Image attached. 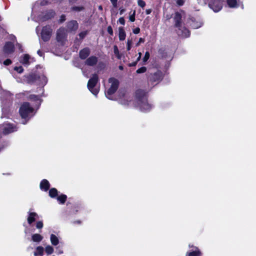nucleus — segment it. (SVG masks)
Instances as JSON below:
<instances>
[{"label": "nucleus", "mask_w": 256, "mask_h": 256, "mask_svg": "<svg viewBox=\"0 0 256 256\" xmlns=\"http://www.w3.org/2000/svg\"><path fill=\"white\" fill-rule=\"evenodd\" d=\"M182 14L179 12H176L174 16V26L178 28L176 32L178 34L184 38H188L190 36V32L186 27L182 26Z\"/></svg>", "instance_id": "nucleus-1"}, {"label": "nucleus", "mask_w": 256, "mask_h": 256, "mask_svg": "<svg viewBox=\"0 0 256 256\" xmlns=\"http://www.w3.org/2000/svg\"><path fill=\"white\" fill-rule=\"evenodd\" d=\"M136 98L138 106L142 111L146 112L150 110L152 106L148 104L147 98L143 91L138 90L136 92Z\"/></svg>", "instance_id": "nucleus-2"}, {"label": "nucleus", "mask_w": 256, "mask_h": 256, "mask_svg": "<svg viewBox=\"0 0 256 256\" xmlns=\"http://www.w3.org/2000/svg\"><path fill=\"white\" fill-rule=\"evenodd\" d=\"M20 114L23 119H30L34 114V109L27 102H24L19 110Z\"/></svg>", "instance_id": "nucleus-3"}, {"label": "nucleus", "mask_w": 256, "mask_h": 256, "mask_svg": "<svg viewBox=\"0 0 256 256\" xmlns=\"http://www.w3.org/2000/svg\"><path fill=\"white\" fill-rule=\"evenodd\" d=\"M110 87L108 88L105 93L106 96L110 100H112V95L114 94L118 88L119 82L118 80L114 78H110L108 80Z\"/></svg>", "instance_id": "nucleus-4"}, {"label": "nucleus", "mask_w": 256, "mask_h": 256, "mask_svg": "<svg viewBox=\"0 0 256 256\" xmlns=\"http://www.w3.org/2000/svg\"><path fill=\"white\" fill-rule=\"evenodd\" d=\"M98 81V76L97 74H94L88 83V88L94 96H96L99 92V89L96 86Z\"/></svg>", "instance_id": "nucleus-5"}, {"label": "nucleus", "mask_w": 256, "mask_h": 256, "mask_svg": "<svg viewBox=\"0 0 256 256\" xmlns=\"http://www.w3.org/2000/svg\"><path fill=\"white\" fill-rule=\"evenodd\" d=\"M67 37L66 30L64 28H60L56 32V40L64 45Z\"/></svg>", "instance_id": "nucleus-6"}, {"label": "nucleus", "mask_w": 256, "mask_h": 256, "mask_svg": "<svg viewBox=\"0 0 256 256\" xmlns=\"http://www.w3.org/2000/svg\"><path fill=\"white\" fill-rule=\"evenodd\" d=\"M52 29L49 26H44L41 32V38L44 42L48 41L51 36Z\"/></svg>", "instance_id": "nucleus-7"}, {"label": "nucleus", "mask_w": 256, "mask_h": 256, "mask_svg": "<svg viewBox=\"0 0 256 256\" xmlns=\"http://www.w3.org/2000/svg\"><path fill=\"white\" fill-rule=\"evenodd\" d=\"M209 7L215 12H220L222 8V3L220 0H211L208 4Z\"/></svg>", "instance_id": "nucleus-8"}, {"label": "nucleus", "mask_w": 256, "mask_h": 256, "mask_svg": "<svg viewBox=\"0 0 256 256\" xmlns=\"http://www.w3.org/2000/svg\"><path fill=\"white\" fill-rule=\"evenodd\" d=\"M20 62L21 64H30L34 62V58L31 57L28 54H24L20 57Z\"/></svg>", "instance_id": "nucleus-9"}, {"label": "nucleus", "mask_w": 256, "mask_h": 256, "mask_svg": "<svg viewBox=\"0 0 256 256\" xmlns=\"http://www.w3.org/2000/svg\"><path fill=\"white\" fill-rule=\"evenodd\" d=\"M14 46L12 42H6L4 47V52L6 54H10L14 52Z\"/></svg>", "instance_id": "nucleus-10"}, {"label": "nucleus", "mask_w": 256, "mask_h": 256, "mask_svg": "<svg viewBox=\"0 0 256 256\" xmlns=\"http://www.w3.org/2000/svg\"><path fill=\"white\" fill-rule=\"evenodd\" d=\"M78 24L76 20H72L67 23V30L68 32H75L77 30Z\"/></svg>", "instance_id": "nucleus-11"}, {"label": "nucleus", "mask_w": 256, "mask_h": 256, "mask_svg": "<svg viewBox=\"0 0 256 256\" xmlns=\"http://www.w3.org/2000/svg\"><path fill=\"white\" fill-rule=\"evenodd\" d=\"M90 48L86 47L81 50L79 52V56L82 60L86 59L90 55Z\"/></svg>", "instance_id": "nucleus-12"}, {"label": "nucleus", "mask_w": 256, "mask_h": 256, "mask_svg": "<svg viewBox=\"0 0 256 256\" xmlns=\"http://www.w3.org/2000/svg\"><path fill=\"white\" fill-rule=\"evenodd\" d=\"M3 132L4 134H8L16 130V128L12 124H6L3 128Z\"/></svg>", "instance_id": "nucleus-13"}, {"label": "nucleus", "mask_w": 256, "mask_h": 256, "mask_svg": "<svg viewBox=\"0 0 256 256\" xmlns=\"http://www.w3.org/2000/svg\"><path fill=\"white\" fill-rule=\"evenodd\" d=\"M128 96L126 93L120 92V102L124 105L129 104L128 102Z\"/></svg>", "instance_id": "nucleus-14"}, {"label": "nucleus", "mask_w": 256, "mask_h": 256, "mask_svg": "<svg viewBox=\"0 0 256 256\" xmlns=\"http://www.w3.org/2000/svg\"><path fill=\"white\" fill-rule=\"evenodd\" d=\"M192 22L190 25L192 28L196 29L201 27L202 25V22L201 21H196L193 18L191 19Z\"/></svg>", "instance_id": "nucleus-15"}, {"label": "nucleus", "mask_w": 256, "mask_h": 256, "mask_svg": "<svg viewBox=\"0 0 256 256\" xmlns=\"http://www.w3.org/2000/svg\"><path fill=\"white\" fill-rule=\"evenodd\" d=\"M50 188V184L46 180H43L40 184V188L44 191H46Z\"/></svg>", "instance_id": "nucleus-16"}, {"label": "nucleus", "mask_w": 256, "mask_h": 256, "mask_svg": "<svg viewBox=\"0 0 256 256\" xmlns=\"http://www.w3.org/2000/svg\"><path fill=\"white\" fill-rule=\"evenodd\" d=\"M38 214L36 212H30L28 218V223L29 224H31L35 220Z\"/></svg>", "instance_id": "nucleus-17"}, {"label": "nucleus", "mask_w": 256, "mask_h": 256, "mask_svg": "<svg viewBox=\"0 0 256 256\" xmlns=\"http://www.w3.org/2000/svg\"><path fill=\"white\" fill-rule=\"evenodd\" d=\"M98 62V58L92 56L87 58L85 64H96Z\"/></svg>", "instance_id": "nucleus-18"}, {"label": "nucleus", "mask_w": 256, "mask_h": 256, "mask_svg": "<svg viewBox=\"0 0 256 256\" xmlns=\"http://www.w3.org/2000/svg\"><path fill=\"white\" fill-rule=\"evenodd\" d=\"M226 3L230 8H237L238 6L236 0H226Z\"/></svg>", "instance_id": "nucleus-19"}, {"label": "nucleus", "mask_w": 256, "mask_h": 256, "mask_svg": "<svg viewBox=\"0 0 256 256\" xmlns=\"http://www.w3.org/2000/svg\"><path fill=\"white\" fill-rule=\"evenodd\" d=\"M118 37L120 40H124L126 36V32L122 27H120L118 28Z\"/></svg>", "instance_id": "nucleus-20"}, {"label": "nucleus", "mask_w": 256, "mask_h": 256, "mask_svg": "<svg viewBox=\"0 0 256 256\" xmlns=\"http://www.w3.org/2000/svg\"><path fill=\"white\" fill-rule=\"evenodd\" d=\"M43 239L42 236L38 234H35L32 235V240L34 242H39Z\"/></svg>", "instance_id": "nucleus-21"}, {"label": "nucleus", "mask_w": 256, "mask_h": 256, "mask_svg": "<svg viewBox=\"0 0 256 256\" xmlns=\"http://www.w3.org/2000/svg\"><path fill=\"white\" fill-rule=\"evenodd\" d=\"M44 248L41 246H38L36 248V251L34 252V256H42L44 253Z\"/></svg>", "instance_id": "nucleus-22"}, {"label": "nucleus", "mask_w": 256, "mask_h": 256, "mask_svg": "<svg viewBox=\"0 0 256 256\" xmlns=\"http://www.w3.org/2000/svg\"><path fill=\"white\" fill-rule=\"evenodd\" d=\"M50 240L52 244L54 246H56L59 242L58 238L54 234L50 235Z\"/></svg>", "instance_id": "nucleus-23"}, {"label": "nucleus", "mask_w": 256, "mask_h": 256, "mask_svg": "<svg viewBox=\"0 0 256 256\" xmlns=\"http://www.w3.org/2000/svg\"><path fill=\"white\" fill-rule=\"evenodd\" d=\"M84 10V7L82 6H73L70 8V10L72 12H80Z\"/></svg>", "instance_id": "nucleus-24"}, {"label": "nucleus", "mask_w": 256, "mask_h": 256, "mask_svg": "<svg viewBox=\"0 0 256 256\" xmlns=\"http://www.w3.org/2000/svg\"><path fill=\"white\" fill-rule=\"evenodd\" d=\"M94 65H86V67L84 68V70H86V72L83 71L84 74L87 77L88 76V74L90 71L92 70V66Z\"/></svg>", "instance_id": "nucleus-25"}, {"label": "nucleus", "mask_w": 256, "mask_h": 256, "mask_svg": "<svg viewBox=\"0 0 256 256\" xmlns=\"http://www.w3.org/2000/svg\"><path fill=\"white\" fill-rule=\"evenodd\" d=\"M27 78L28 82H32L36 80L37 76L34 74H32L28 76Z\"/></svg>", "instance_id": "nucleus-26"}, {"label": "nucleus", "mask_w": 256, "mask_h": 256, "mask_svg": "<svg viewBox=\"0 0 256 256\" xmlns=\"http://www.w3.org/2000/svg\"><path fill=\"white\" fill-rule=\"evenodd\" d=\"M114 52L115 55V56L118 58L120 59L121 58V55L119 52V50L118 49V46L116 45H114Z\"/></svg>", "instance_id": "nucleus-27"}, {"label": "nucleus", "mask_w": 256, "mask_h": 256, "mask_svg": "<svg viewBox=\"0 0 256 256\" xmlns=\"http://www.w3.org/2000/svg\"><path fill=\"white\" fill-rule=\"evenodd\" d=\"M66 199V196L64 194H62L57 198L60 204H64Z\"/></svg>", "instance_id": "nucleus-28"}, {"label": "nucleus", "mask_w": 256, "mask_h": 256, "mask_svg": "<svg viewBox=\"0 0 256 256\" xmlns=\"http://www.w3.org/2000/svg\"><path fill=\"white\" fill-rule=\"evenodd\" d=\"M58 195V191L54 188H51L49 191V196L52 198L56 197Z\"/></svg>", "instance_id": "nucleus-29"}, {"label": "nucleus", "mask_w": 256, "mask_h": 256, "mask_svg": "<svg viewBox=\"0 0 256 256\" xmlns=\"http://www.w3.org/2000/svg\"><path fill=\"white\" fill-rule=\"evenodd\" d=\"M200 254V252L197 249L194 252H188L186 255L188 256H199Z\"/></svg>", "instance_id": "nucleus-30"}, {"label": "nucleus", "mask_w": 256, "mask_h": 256, "mask_svg": "<svg viewBox=\"0 0 256 256\" xmlns=\"http://www.w3.org/2000/svg\"><path fill=\"white\" fill-rule=\"evenodd\" d=\"M46 252L48 254H50L54 252V248L50 246H48L46 247Z\"/></svg>", "instance_id": "nucleus-31"}, {"label": "nucleus", "mask_w": 256, "mask_h": 256, "mask_svg": "<svg viewBox=\"0 0 256 256\" xmlns=\"http://www.w3.org/2000/svg\"><path fill=\"white\" fill-rule=\"evenodd\" d=\"M162 78V74L160 72H158L154 74V77L152 78V80L156 81L159 80L161 79Z\"/></svg>", "instance_id": "nucleus-32"}, {"label": "nucleus", "mask_w": 256, "mask_h": 256, "mask_svg": "<svg viewBox=\"0 0 256 256\" xmlns=\"http://www.w3.org/2000/svg\"><path fill=\"white\" fill-rule=\"evenodd\" d=\"M87 34H88V31L86 30V31H83V32H80L78 34V36H79L81 40H82L83 38H85V36L87 35Z\"/></svg>", "instance_id": "nucleus-33"}, {"label": "nucleus", "mask_w": 256, "mask_h": 256, "mask_svg": "<svg viewBox=\"0 0 256 256\" xmlns=\"http://www.w3.org/2000/svg\"><path fill=\"white\" fill-rule=\"evenodd\" d=\"M150 58V54L148 52H146L144 57L142 58V62H146Z\"/></svg>", "instance_id": "nucleus-34"}, {"label": "nucleus", "mask_w": 256, "mask_h": 256, "mask_svg": "<svg viewBox=\"0 0 256 256\" xmlns=\"http://www.w3.org/2000/svg\"><path fill=\"white\" fill-rule=\"evenodd\" d=\"M14 70L16 71L18 73H21L23 72V68L21 66H15L14 68Z\"/></svg>", "instance_id": "nucleus-35"}, {"label": "nucleus", "mask_w": 256, "mask_h": 256, "mask_svg": "<svg viewBox=\"0 0 256 256\" xmlns=\"http://www.w3.org/2000/svg\"><path fill=\"white\" fill-rule=\"evenodd\" d=\"M138 4L140 7L144 8L146 6V2L142 0H138Z\"/></svg>", "instance_id": "nucleus-36"}, {"label": "nucleus", "mask_w": 256, "mask_h": 256, "mask_svg": "<svg viewBox=\"0 0 256 256\" xmlns=\"http://www.w3.org/2000/svg\"><path fill=\"white\" fill-rule=\"evenodd\" d=\"M132 43V39H128L127 42V50H130L131 48V45Z\"/></svg>", "instance_id": "nucleus-37"}, {"label": "nucleus", "mask_w": 256, "mask_h": 256, "mask_svg": "<svg viewBox=\"0 0 256 256\" xmlns=\"http://www.w3.org/2000/svg\"><path fill=\"white\" fill-rule=\"evenodd\" d=\"M30 99L34 100H40V96H36V95H30Z\"/></svg>", "instance_id": "nucleus-38"}, {"label": "nucleus", "mask_w": 256, "mask_h": 256, "mask_svg": "<svg viewBox=\"0 0 256 256\" xmlns=\"http://www.w3.org/2000/svg\"><path fill=\"white\" fill-rule=\"evenodd\" d=\"M185 0H176V2L178 6H180L184 4Z\"/></svg>", "instance_id": "nucleus-39"}, {"label": "nucleus", "mask_w": 256, "mask_h": 256, "mask_svg": "<svg viewBox=\"0 0 256 256\" xmlns=\"http://www.w3.org/2000/svg\"><path fill=\"white\" fill-rule=\"evenodd\" d=\"M135 15H136V12L134 11L133 14H131L129 16V20H130V22H134V20H135Z\"/></svg>", "instance_id": "nucleus-40"}, {"label": "nucleus", "mask_w": 256, "mask_h": 256, "mask_svg": "<svg viewBox=\"0 0 256 256\" xmlns=\"http://www.w3.org/2000/svg\"><path fill=\"white\" fill-rule=\"evenodd\" d=\"M146 71V68L144 66H142L140 68H138L136 70V72L138 74L143 73Z\"/></svg>", "instance_id": "nucleus-41"}, {"label": "nucleus", "mask_w": 256, "mask_h": 256, "mask_svg": "<svg viewBox=\"0 0 256 256\" xmlns=\"http://www.w3.org/2000/svg\"><path fill=\"white\" fill-rule=\"evenodd\" d=\"M107 30H108V33L112 36H113V30H112V27L110 26L108 27V28H107Z\"/></svg>", "instance_id": "nucleus-42"}, {"label": "nucleus", "mask_w": 256, "mask_h": 256, "mask_svg": "<svg viewBox=\"0 0 256 256\" xmlns=\"http://www.w3.org/2000/svg\"><path fill=\"white\" fill-rule=\"evenodd\" d=\"M36 227L37 228H42L43 227V223L42 221L37 222Z\"/></svg>", "instance_id": "nucleus-43"}, {"label": "nucleus", "mask_w": 256, "mask_h": 256, "mask_svg": "<svg viewBox=\"0 0 256 256\" xmlns=\"http://www.w3.org/2000/svg\"><path fill=\"white\" fill-rule=\"evenodd\" d=\"M118 22L120 24L124 25L125 24V20L123 17H121L118 19Z\"/></svg>", "instance_id": "nucleus-44"}, {"label": "nucleus", "mask_w": 256, "mask_h": 256, "mask_svg": "<svg viewBox=\"0 0 256 256\" xmlns=\"http://www.w3.org/2000/svg\"><path fill=\"white\" fill-rule=\"evenodd\" d=\"M65 20H66V16L64 14H62L60 16V22L62 23V22H64Z\"/></svg>", "instance_id": "nucleus-45"}, {"label": "nucleus", "mask_w": 256, "mask_h": 256, "mask_svg": "<svg viewBox=\"0 0 256 256\" xmlns=\"http://www.w3.org/2000/svg\"><path fill=\"white\" fill-rule=\"evenodd\" d=\"M12 61L10 59L7 58L5 60H4L3 64H11Z\"/></svg>", "instance_id": "nucleus-46"}, {"label": "nucleus", "mask_w": 256, "mask_h": 256, "mask_svg": "<svg viewBox=\"0 0 256 256\" xmlns=\"http://www.w3.org/2000/svg\"><path fill=\"white\" fill-rule=\"evenodd\" d=\"M140 32V29L138 28H136L133 30V32L134 34H138Z\"/></svg>", "instance_id": "nucleus-47"}, {"label": "nucleus", "mask_w": 256, "mask_h": 256, "mask_svg": "<svg viewBox=\"0 0 256 256\" xmlns=\"http://www.w3.org/2000/svg\"><path fill=\"white\" fill-rule=\"evenodd\" d=\"M114 6H116L117 5L118 0H110Z\"/></svg>", "instance_id": "nucleus-48"}, {"label": "nucleus", "mask_w": 256, "mask_h": 256, "mask_svg": "<svg viewBox=\"0 0 256 256\" xmlns=\"http://www.w3.org/2000/svg\"><path fill=\"white\" fill-rule=\"evenodd\" d=\"M48 14H50V16H48L47 18H50V17H52L54 16L55 13L53 11H51V12H48Z\"/></svg>", "instance_id": "nucleus-49"}, {"label": "nucleus", "mask_w": 256, "mask_h": 256, "mask_svg": "<svg viewBox=\"0 0 256 256\" xmlns=\"http://www.w3.org/2000/svg\"><path fill=\"white\" fill-rule=\"evenodd\" d=\"M152 12V9H150V8L146 9V14H150Z\"/></svg>", "instance_id": "nucleus-50"}, {"label": "nucleus", "mask_w": 256, "mask_h": 256, "mask_svg": "<svg viewBox=\"0 0 256 256\" xmlns=\"http://www.w3.org/2000/svg\"><path fill=\"white\" fill-rule=\"evenodd\" d=\"M77 0H68V2L70 4H75Z\"/></svg>", "instance_id": "nucleus-51"}, {"label": "nucleus", "mask_w": 256, "mask_h": 256, "mask_svg": "<svg viewBox=\"0 0 256 256\" xmlns=\"http://www.w3.org/2000/svg\"><path fill=\"white\" fill-rule=\"evenodd\" d=\"M42 80H43V82H42V84H43L44 83V84L46 83V78L44 76H42Z\"/></svg>", "instance_id": "nucleus-52"}, {"label": "nucleus", "mask_w": 256, "mask_h": 256, "mask_svg": "<svg viewBox=\"0 0 256 256\" xmlns=\"http://www.w3.org/2000/svg\"><path fill=\"white\" fill-rule=\"evenodd\" d=\"M124 12H125V10L124 9V8H122V9L120 8V15H122L124 13Z\"/></svg>", "instance_id": "nucleus-53"}, {"label": "nucleus", "mask_w": 256, "mask_h": 256, "mask_svg": "<svg viewBox=\"0 0 256 256\" xmlns=\"http://www.w3.org/2000/svg\"><path fill=\"white\" fill-rule=\"evenodd\" d=\"M16 46H18V48H19V49H20H20H21V46H21V45H20V44H18V43H16Z\"/></svg>", "instance_id": "nucleus-54"}, {"label": "nucleus", "mask_w": 256, "mask_h": 256, "mask_svg": "<svg viewBox=\"0 0 256 256\" xmlns=\"http://www.w3.org/2000/svg\"><path fill=\"white\" fill-rule=\"evenodd\" d=\"M144 42V40L143 38H140L139 39V42Z\"/></svg>", "instance_id": "nucleus-55"}, {"label": "nucleus", "mask_w": 256, "mask_h": 256, "mask_svg": "<svg viewBox=\"0 0 256 256\" xmlns=\"http://www.w3.org/2000/svg\"><path fill=\"white\" fill-rule=\"evenodd\" d=\"M38 52V54L40 56H42V52H40V50H38V52Z\"/></svg>", "instance_id": "nucleus-56"}, {"label": "nucleus", "mask_w": 256, "mask_h": 256, "mask_svg": "<svg viewBox=\"0 0 256 256\" xmlns=\"http://www.w3.org/2000/svg\"><path fill=\"white\" fill-rule=\"evenodd\" d=\"M16 38L14 36H12L11 40H14H14H16Z\"/></svg>", "instance_id": "nucleus-57"}, {"label": "nucleus", "mask_w": 256, "mask_h": 256, "mask_svg": "<svg viewBox=\"0 0 256 256\" xmlns=\"http://www.w3.org/2000/svg\"><path fill=\"white\" fill-rule=\"evenodd\" d=\"M36 32H38V31L39 30V26H38L36 28Z\"/></svg>", "instance_id": "nucleus-58"}, {"label": "nucleus", "mask_w": 256, "mask_h": 256, "mask_svg": "<svg viewBox=\"0 0 256 256\" xmlns=\"http://www.w3.org/2000/svg\"><path fill=\"white\" fill-rule=\"evenodd\" d=\"M119 68H120V70H123V67H122V65H120V66H119Z\"/></svg>", "instance_id": "nucleus-59"}, {"label": "nucleus", "mask_w": 256, "mask_h": 256, "mask_svg": "<svg viewBox=\"0 0 256 256\" xmlns=\"http://www.w3.org/2000/svg\"><path fill=\"white\" fill-rule=\"evenodd\" d=\"M98 9H99L100 10H102V6H98Z\"/></svg>", "instance_id": "nucleus-60"}, {"label": "nucleus", "mask_w": 256, "mask_h": 256, "mask_svg": "<svg viewBox=\"0 0 256 256\" xmlns=\"http://www.w3.org/2000/svg\"><path fill=\"white\" fill-rule=\"evenodd\" d=\"M59 253H60V254H62V251H60Z\"/></svg>", "instance_id": "nucleus-61"}, {"label": "nucleus", "mask_w": 256, "mask_h": 256, "mask_svg": "<svg viewBox=\"0 0 256 256\" xmlns=\"http://www.w3.org/2000/svg\"><path fill=\"white\" fill-rule=\"evenodd\" d=\"M131 64H136V62H132V63Z\"/></svg>", "instance_id": "nucleus-62"}]
</instances>
